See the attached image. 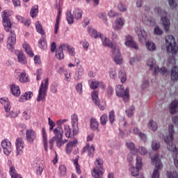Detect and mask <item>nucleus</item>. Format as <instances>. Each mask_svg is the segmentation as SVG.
I'll return each instance as SVG.
<instances>
[{"instance_id": "obj_57", "label": "nucleus", "mask_w": 178, "mask_h": 178, "mask_svg": "<svg viewBox=\"0 0 178 178\" xmlns=\"http://www.w3.org/2000/svg\"><path fill=\"white\" fill-rule=\"evenodd\" d=\"M108 119H109L110 123L111 124H113V122H115V111H111L109 112Z\"/></svg>"}, {"instance_id": "obj_6", "label": "nucleus", "mask_w": 178, "mask_h": 178, "mask_svg": "<svg viewBox=\"0 0 178 178\" xmlns=\"http://www.w3.org/2000/svg\"><path fill=\"white\" fill-rule=\"evenodd\" d=\"M150 158L152 163H155V168L152 174V178H159V170H161L163 166L162 162H161V159H159V155L155 154L154 156L152 157V155L150 154Z\"/></svg>"}, {"instance_id": "obj_60", "label": "nucleus", "mask_w": 178, "mask_h": 178, "mask_svg": "<svg viewBox=\"0 0 178 178\" xmlns=\"http://www.w3.org/2000/svg\"><path fill=\"white\" fill-rule=\"evenodd\" d=\"M167 177L168 178H177L178 177V172L176 171H174L172 173L168 171L167 172Z\"/></svg>"}, {"instance_id": "obj_50", "label": "nucleus", "mask_w": 178, "mask_h": 178, "mask_svg": "<svg viewBox=\"0 0 178 178\" xmlns=\"http://www.w3.org/2000/svg\"><path fill=\"white\" fill-rule=\"evenodd\" d=\"M76 91L79 94V95H81L83 94V83H78L76 86H75Z\"/></svg>"}, {"instance_id": "obj_37", "label": "nucleus", "mask_w": 178, "mask_h": 178, "mask_svg": "<svg viewBox=\"0 0 178 178\" xmlns=\"http://www.w3.org/2000/svg\"><path fill=\"white\" fill-rule=\"evenodd\" d=\"M88 31L90 35H91V37H93V38H99V34H102V33H97V31L95 30L94 28H91V27L88 28Z\"/></svg>"}, {"instance_id": "obj_38", "label": "nucleus", "mask_w": 178, "mask_h": 178, "mask_svg": "<svg viewBox=\"0 0 178 178\" xmlns=\"http://www.w3.org/2000/svg\"><path fill=\"white\" fill-rule=\"evenodd\" d=\"M23 48L24 49H25V51L26 52L27 55H29V56H34V53H33V50L31 49V47H30V45H29V44L24 43L23 44Z\"/></svg>"}, {"instance_id": "obj_13", "label": "nucleus", "mask_w": 178, "mask_h": 178, "mask_svg": "<svg viewBox=\"0 0 178 178\" xmlns=\"http://www.w3.org/2000/svg\"><path fill=\"white\" fill-rule=\"evenodd\" d=\"M1 145L5 155H9L12 152V143H10L9 140L6 139L3 140Z\"/></svg>"}, {"instance_id": "obj_43", "label": "nucleus", "mask_w": 178, "mask_h": 178, "mask_svg": "<svg viewBox=\"0 0 178 178\" xmlns=\"http://www.w3.org/2000/svg\"><path fill=\"white\" fill-rule=\"evenodd\" d=\"M35 28H36V31H38V33H39V34H41V35H42V37H44L45 35L44 34H45V33L44 32V30L42 29V25H41V23H40V22H35Z\"/></svg>"}, {"instance_id": "obj_58", "label": "nucleus", "mask_w": 178, "mask_h": 178, "mask_svg": "<svg viewBox=\"0 0 178 178\" xmlns=\"http://www.w3.org/2000/svg\"><path fill=\"white\" fill-rule=\"evenodd\" d=\"M109 77L113 80H115L116 77H118V73H116V70L115 69H111L109 72Z\"/></svg>"}, {"instance_id": "obj_40", "label": "nucleus", "mask_w": 178, "mask_h": 178, "mask_svg": "<svg viewBox=\"0 0 178 178\" xmlns=\"http://www.w3.org/2000/svg\"><path fill=\"white\" fill-rule=\"evenodd\" d=\"M38 47L41 49H47V40H45V36H42V38L38 42Z\"/></svg>"}, {"instance_id": "obj_54", "label": "nucleus", "mask_w": 178, "mask_h": 178, "mask_svg": "<svg viewBox=\"0 0 178 178\" xmlns=\"http://www.w3.org/2000/svg\"><path fill=\"white\" fill-rule=\"evenodd\" d=\"M107 122H108V115L106 114H103L100 118L101 124H102L103 126H105Z\"/></svg>"}, {"instance_id": "obj_11", "label": "nucleus", "mask_w": 178, "mask_h": 178, "mask_svg": "<svg viewBox=\"0 0 178 178\" xmlns=\"http://www.w3.org/2000/svg\"><path fill=\"white\" fill-rule=\"evenodd\" d=\"M16 44V33L15 31H10L9 37L7 40V48L10 50H13L15 44Z\"/></svg>"}, {"instance_id": "obj_2", "label": "nucleus", "mask_w": 178, "mask_h": 178, "mask_svg": "<svg viewBox=\"0 0 178 178\" xmlns=\"http://www.w3.org/2000/svg\"><path fill=\"white\" fill-rule=\"evenodd\" d=\"M104 160L101 158H97L95 161V167L92 170V177H104Z\"/></svg>"}, {"instance_id": "obj_41", "label": "nucleus", "mask_w": 178, "mask_h": 178, "mask_svg": "<svg viewBox=\"0 0 178 178\" xmlns=\"http://www.w3.org/2000/svg\"><path fill=\"white\" fill-rule=\"evenodd\" d=\"M92 101L95 105H99V98H98V91H93L91 94Z\"/></svg>"}, {"instance_id": "obj_39", "label": "nucleus", "mask_w": 178, "mask_h": 178, "mask_svg": "<svg viewBox=\"0 0 178 178\" xmlns=\"http://www.w3.org/2000/svg\"><path fill=\"white\" fill-rule=\"evenodd\" d=\"M118 77L120 79L121 83H126V80H127V76L124 71L120 70L118 72Z\"/></svg>"}, {"instance_id": "obj_44", "label": "nucleus", "mask_w": 178, "mask_h": 178, "mask_svg": "<svg viewBox=\"0 0 178 178\" xmlns=\"http://www.w3.org/2000/svg\"><path fill=\"white\" fill-rule=\"evenodd\" d=\"M99 123L95 118L90 119V129L92 130H97L98 129Z\"/></svg>"}, {"instance_id": "obj_46", "label": "nucleus", "mask_w": 178, "mask_h": 178, "mask_svg": "<svg viewBox=\"0 0 178 178\" xmlns=\"http://www.w3.org/2000/svg\"><path fill=\"white\" fill-rule=\"evenodd\" d=\"M79 156H76L75 159L74 160V165L75 166L76 173H78V175H81V170L80 169V165H79Z\"/></svg>"}, {"instance_id": "obj_7", "label": "nucleus", "mask_w": 178, "mask_h": 178, "mask_svg": "<svg viewBox=\"0 0 178 178\" xmlns=\"http://www.w3.org/2000/svg\"><path fill=\"white\" fill-rule=\"evenodd\" d=\"M147 65L149 66L151 70L154 69V74H158V73L165 74L166 73V68L165 67L159 68V66L156 65V61L154 58L148 59Z\"/></svg>"}, {"instance_id": "obj_10", "label": "nucleus", "mask_w": 178, "mask_h": 178, "mask_svg": "<svg viewBox=\"0 0 178 178\" xmlns=\"http://www.w3.org/2000/svg\"><path fill=\"white\" fill-rule=\"evenodd\" d=\"M143 159L141 157H137L136 158V168L132 167L130 168V172L131 176L134 177H136V176H138L139 170L143 168V163H142Z\"/></svg>"}, {"instance_id": "obj_26", "label": "nucleus", "mask_w": 178, "mask_h": 178, "mask_svg": "<svg viewBox=\"0 0 178 178\" xmlns=\"http://www.w3.org/2000/svg\"><path fill=\"white\" fill-rule=\"evenodd\" d=\"M133 133L134 134H135V136H138V137H140V138H141V140H143V141H145L147 140V135H145V134L144 133H142L138 127H134L133 129Z\"/></svg>"}, {"instance_id": "obj_24", "label": "nucleus", "mask_w": 178, "mask_h": 178, "mask_svg": "<svg viewBox=\"0 0 178 178\" xmlns=\"http://www.w3.org/2000/svg\"><path fill=\"white\" fill-rule=\"evenodd\" d=\"M0 103L3 105L6 112L8 113L10 111V102H9V99L7 97L1 98Z\"/></svg>"}, {"instance_id": "obj_34", "label": "nucleus", "mask_w": 178, "mask_h": 178, "mask_svg": "<svg viewBox=\"0 0 178 178\" xmlns=\"http://www.w3.org/2000/svg\"><path fill=\"white\" fill-rule=\"evenodd\" d=\"M3 26L7 33H9L10 29H12V23H10V19H3Z\"/></svg>"}, {"instance_id": "obj_1", "label": "nucleus", "mask_w": 178, "mask_h": 178, "mask_svg": "<svg viewBox=\"0 0 178 178\" xmlns=\"http://www.w3.org/2000/svg\"><path fill=\"white\" fill-rule=\"evenodd\" d=\"M168 131L169 134L164 138V141L167 144V148L168 151H171V152H174L173 158H174V163L176 168H178V149L176 147V145H173V134H175V130L173 129V124H170L168 126Z\"/></svg>"}, {"instance_id": "obj_53", "label": "nucleus", "mask_w": 178, "mask_h": 178, "mask_svg": "<svg viewBox=\"0 0 178 178\" xmlns=\"http://www.w3.org/2000/svg\"><path fill=\"white\" fill-rule=\"evenodd\" d=\"M60 19V15H57L56 19V24L54 26V34H58V30H59V20Z\"/></svg>"}, {"instance_id": "obj_47", "label": "nucleus", "mask_w": 178, "mask_h": 178, "mask_svg": "<svg viewBox=\"0 0 178 178\" xmlns=\"http://www.w3.org/2000/svg\"><path fill=\"white\" fill-rule=\"evenodd\" d=\"M38 13V6H33L30 13L31 17H35Z\"/></svg>"}, {"instance_id": "obj_30", "label": "nucleus", "mask_w": 178, "mask_h": 178, "mask_svg": "<svg viewBox=\"0 0 178 178\" xmlns=\"http://www.w3.org/2000/svg\"><path fill=\"white\" fill-rule=\"evenodd\" d=\"M33 97L32 92H26L24 95H21L19 99V102H26V101H29Z\"/></svg>"}, {"instance_id": "obj_42", "label": "nucleus", "mask_w": 178, "mask_h": 178, "mask_svg": "<svg viewBox=\"0 0 178 178\" xmlns=\"http://www.w3.org/2000/svg\"><path fill=\"white\" fill-rule=\"evenodd\" d=\"M146 48L148 51L152 52L156 49V46L152 41H147L146 42Z\"/></svg>"}, {"instance_id": "obj_18", "label": "nucleus", "mask_w": 178, "mask_h": 178, "mask_svg": "<svg viewBox=\"0 0 178 178\" xmlns=\"http://www.w3.org/2000/svg\"><path fill=\"white\" fill-rule=\"evenodd\" d=\"M77 144H79L77 139H74L73 140L68 142L65 147L66 154H67V155L72 154V151H73V149L75 148V147H77Z\"/></svg>"}, {"instance_id": "obj_29", "label": "nucleus", "mask_w": 178, "mask_h": 178, "mask_svg": "<svg viewBox=\"0 0 178 178\" xmlns=\"http://www.w3.org/2000/svg\"><path fill=\"white\" fill-rule=\"evenodd\" d=\"M42 143L44 151L48 152V139L47 138V132H45V128L42 129Z\"/></svg>"}, {"instance_id": "obj_45", "label": "nucleus", "mask_w": 178, "mask_h": 178, "mask_svg": "<svg viewBox=\"0 0 178 178\" xmlns=\"http://www.w3.org/2000/svg\"><path fill=\"white\" fill-rule=\"evenodd\" d=\"M64 131L65 133V137H67V138H70V137L72 136V129H70V127L69 125L64 124Z\"/></svg>"}, {"instance_id": "obj_5", "label": "nucleus", "mask_w": 178, "mask_h": 178, "mask_svg": "<svg viewBox=\"0 0 178 178\" xmlns=\"http://www.w3.org/2000/svg\"><path fill=\"white\" fill-rule=\"evenodd\" d=\"M83 16V10L80 8H75L73 10V15L72 14V11L67 10L66 12V19L67 21L68 24H73L74 22V19L79 20V19H81Z\"/></svg>"}, {"instance_id": "obj_27", "label": "nucleus", "mask_w": 178, "mask_h": 178, "mask_svg": "<svg viewBox=\"0 0 178 178\" xmlns=\"http://www.w3.org/2000/svg\"><path fill=\"white\" fill-rule=\"evenodd\" d=\"M143 22L147 26H155V19L152 17H148L144 15L143 17Z\"/></svg>"}, {"instance_id": "obj_23", "label": "nucleus", "mask_w": 178, "mask_h": 178, "mask_svg": "<svg viewBox=\"0 0 178 178\" xmlns=\"http://www.w3.org/2000/svg\"><path fill=\"white\" fill-rule=\"evenodd\" d=\"M86 151H88V156H94V152L95 151V147H94V145H86V146H85L82 150L83 154H84V152H86Z\"/></svg>"}, {"instance_id": "obj_63", "label": "nucleus", "mask_w": 178, "mask_h": 178, "mask_svg": "<svg viewBox=\"0 0 178 178\" xmlns=\"http://www.w3.org/2000/svg\"><path fill=\"white\" fill-rule=\"evenodd\" d=\"M59 170L62 176H65L66 175V167L64 165H60L59 166Z\"/></svg>"}, {"instance_id": "obj_64", "label": "nucleus", "mask_w": 178, "mask_h": 178, "mask_svg": "<svg viewBox=\"0 0 178 178\" xmlns=\"http://www.w3.org/2000/svg\"><path fill=\"white\" fill-rule=\"evenodd\" d=\"M138 152L139 154H140V155H145V154L148 152V150H147V149L144 147H140L138 149Z\"/></svg>"}, {"instance_id": "obj_17", "label": "nucleus", "mask_w": 178, "mask_h": 178, "mask_svg": "<svg viewBox=\"0 0 178 178\" xmlns=\"http://www.w3.org/2000/svg\"><path fill=\"white\" fill-rule=\"evenodd\" d=\"M125 45L126 47H129V48H134V49H138V45L137 43L133 40V37L130 35L125 36Z\"/></svg>"}, {"instance_id": "obj_8", "label": "nucleus", "mask_w": 178, "mask_h": 178, "mask_svg": "<svg viewBox=\"0 0 178 178\" xmlns=\"http://www.w3.org/2000/svg\"><path fill=\"white\" fill-rule=\"evenodd\" d=\"M115 92L117 97H121L123 98V101L124 102H127V101H129V88H126V90H124L123 86L118 85L115 88Z\"/></svg>"}, {"instance_id": "obj_52", "label": "nucleus", "mask_w": 178, "mask_h": 178, "mask_svg": "<svg viewBox=\"0 0 178 178\" xmlns=\"http://www.w3.org/2000/svg\"><path fill=\"white\" fill-rule=\"evenodd\" d=\"M1 17L3 19H9V17L12 15V12L6 10L2 12Z\"/></svg>"}, {"instance_id": "obj_36", "label": "nucleus", "mask_w": 178, "mask_h": 178, "mask_svg": "<svg viewBox=\"0 0 178 178\" xmlns=\"http://www.w3.org/2000/svg\"><path fill=\"white\" fill-rule=\"evenodd\" d=\"M18 80L20 83H27L29 81V76L25 72L19 73L18 76Z\"/></svg>"}, {"instance_id": "obj_28", "label": "nucleus", "mask_w": 178, "mask_h": 178, "mask_svg": "<svg viewBox=\"0 0 178 178\" xmlns=\"http://www.w3.org/2000/svg\"><path fill=\"white\" fill-rule=\"evenodd\" d=\"M55 138H63V129L62 127H57L53 130Z\"/></svg>"}, {"instance_id": "obj_15", "label": "nucleus", "mask_w": 178, "mask_h": 178, "mask_svg": "<svg viewBox=\"0 0 178 178\" xmlns=\"http://www.w3.org/2000/svg\"><path fill=\"white\" fill-rule=\"evenodd\" d=\"M16 145V154L17 155H22L23 154V149L24 148V141L22 138H17L15 141Z\"/></svg>"}, {"instance_id": "obj_3", "label": "nucleus", "mask_w": 178, "mask_h": 178, "mask_svg": "<svg viewBox=\"0 0 178 178\" xmlns=\"http://www.w3.org/2000/svg\"><path fill=\"white\" fill-rule=\"evenodd\" d=\"M48 86H49V79H44L39 88L38 95L36 99L38 102L45 101V98H47V92L48 91Z\"/></svg>"}, {"instance_id": "obj_20", "label": "nucleus", "mask_w": 178, "mask_h": 178, "mask_svg": "<svg viewBox=\"0 0 178 178\" xmlns=\"http://www.w3.org/2000/svg\"><path fill=\"white\" fill-rule=\"evenodd\" d=\"M123 26H124V18L118 17L115 21L113 29L115 31L122 30V29H123Z\"/></svg>"}, {"instance_id": "obj_55", "label": "nucleus", "mask_w": 178, "mask_h": 178, "mask_svg": "<svg viewBox=\"0 0 178 178\" xmlns=\"http://www.w3.org/2000/svg\"><path fill=\"white\" fill-rule=\"evenodd\" d=\"M56 147L58 148H60L63 144H65V142H63V138H56Z\"/></svg>"}, {"instance_id": "obj_48", "label": "nucleus", "mask_w": 178, "mask_h": 178, "mask_svg": "<svg viewBox=\"0 0 178 178\" xmlns=\"http://www.w3.org/2000/svg\"><path fill=\"white\" fill-rule=\"evenodd\" d=\"M126 145L127 148L131 150V152H134V153L137 152V150H136V145H134V143L131 142H127Z\"/></svg>"}, {"instance_id": "obj_25", "label": "nucleus", "mask_w": 178, "mask_h": 178, "mask_svg": "<svg viewBox=\"0 0 178 178\" xmlns=\"http://www.w3.org/2000/svg\"><path fill=\"white\" fill-rule=\"evenodd\" d=\"M64 48L63 45L60 44L58 49L56 51V58L58 60H62L65 58V54H63Z\"/></svg>"}, {"instance_id": "obj_22", "label": "nucleus", "mask_w": 178, "mask_h": 178, "mask_svg": "<svg viewBox=\"0 0 178 178\" xmlns=\"http://www.w3.org/2000/svg\"><path fill=\"white\" fill-rule=\"evenodd\" d=\"M10 89L11 93L13 94V95H14V97H19V95L22 94V92H20V88L19 87V86L15 83H13L10 86Z\"/></svg>"}, {"instance_id": "obj_61", "label": "nucleus", "mask_w": 178, "mask_h": 178, "mask_svg": "<svg viewBox=\"0 0 178 178\" xmlns=\"http://www.w3.org/2000/svg\"><path fill=\"white\" fill-rule=\"evenodd\" d=\"M72 73L70 72V71H64V75H65V80H66V81H70V79L72 77Z\"/></svg>"}, {"instance_id": "obj_9", "label": "nucleus", "mask_w": 178, "mask_h": 178, "mask_svg": "<svg viewBox=\"0 0 178 178\" xmlns=\"http://www.w3.org/2000/svg\"><path fill=\"white\" fill-rule=\"evenodd\" d=\"M112 57L116 65H122L123 63V58H122V54H120V50L118 46L113 47L112 50Z\"/></svg>"}, {"instance_id": "obj_14", "label": "nucleus", "mask_w": 178, "mask_h": 178, "mask_svg": "<svg viewBox=\"0 0 178 178\" xmlns=\"http://www.w3.org/2000/svg\"><path fill=\"white\" fill-rule=\"evenodd\" d=\"M99 38L101 39L102 45L104 47L111 48L112 51H113V48L118 47V46L113 44L108 38H106L105 35H104V34H99Z\"/></svg>"}, {"instance_id": "obj_21", "label": "nucleus", "mask_w": 178, "mask_h": 178, "mask_svg": "<svg viewBox=\"0 0 178 178\" xmlns=\"http://www.w3.org/2000/svg\"><path fill=\"white\" fill-rule=\"evenodd\" d=\"M15 55L17 57L19 63H21V65L27 64V58H26V56H24V54H23V52H22V51L16 50Z\"/></svg>"}, {"instance_id": "obj_56", "label": "nucleus", "mask_w": 178, "mask_h": 178, "mask_svg": "<svg viewBox=\"0 0 178 178\" xmlns=\"http://www.w3.org/2000/svg\"><path fill=\"white\" fill-rule=\"evenodd\" d=\"M83 69H80L79 71H77L74 75V80H80V79H81V76H83Z\"/></svg>"}, {"instance_id": "obj_62", "label": "nucleus", "mask_w": 178, "mask_h": 178, "mask_svg": "<svg viewBox=\"0 0 178 178\" xmlns=\"http://www.w3.org/2000/svg\"><path fill=\"white\" fill-rule=\"evenodd\" d=\"M154 34L156 35H162V34H163V31H162L161 29H159V26H155Z\"/></svg>"}, {"instance_id": "obj_12", "label": "nucleus", "mask_w": 178, "mask_h": 178, "mask_svg": "<svg viewBox=\"0 0 178 178\" xmlns=\"http://www.w3.org/2000/svg\"><path fill=\"white\" fill-rule=\"evenodd\" d=\"M135 31L140 42H145V41H147V32L145 31V30H144L143 27L138 26L135 28Z\"/></svg>"}, {"instance_id": "obj_4", "label": "nucleus", "mask_w": 178, "mask_h": 178, "mask_svg": "<svg viewBox=\"0 0 178 178\" xmlns=\"http://www.w3.org/2000/svg\"><path fill=\"white\" fill-rule=\"evenodd\" d=\"M165 46L168 54H177V45H176V40L173 35H168L165 37Z\"/></svg>"}, {"instance_id": "obj_33", "label": "nucleus", "mask_w": 178, "mask_h": 178, "mask_svg": "<svg viewBox=\"0 0 178 178\" xmlns=\"http://www.w3.org/2000/svg\"><path fill=\"white\" fill-rule=\"evenodd\" d=\"M171 80H172V81H176L177 80H178V67H174L172 68Z\"/></svg>"}, {"instance_id": "obj_49", "label": "nucleus", "mask_w": 178, "mask_h": 178, "mask_svg": "<svg viewBox=\"0 0 178 178\" xmlns=\"http://www.w3.org/2000/svg\"><path fill=\"white\" fill-rule=\"evenodd\" d=\"M149 126L152 131H156V129H158V124L154 120H150L149 122Z\"/></svg>"}, {"instance_id": "obj_35", "label": "nucleus", "mask_w": 178, "mask_h": 178, "mask_svg": "<svg viewBox=\"0 0 178 178\" xmlns=\"http://www.w3.org/2000/svg\"><path fill=\"white\" fill-rule=\"evenodd\" d=\"M63 48H64V51H67L70 55L72 56H74V48L72 47L71 46H69L67 44H62Z\"/></svg>"}, {"instance_id": "obj_59", "label": "nucleus", "mask_w": 178, "mask_h": 178, "mask_svg": "<svg viewBox=\"0 0 178 178\" xmlns=\"http://www.w3.org/2000/svg\"><path fill=\"white\" fill-rule=\"evenodd\" d=\"M90 87L92 90H96V88H98V81L91 80Z\"/></svg>"}, {"instance_id": "obj_32", "label": "nucleus", "mask_w": 178, "mask_h": 178, "mask_svg": "<svg viewBox=\"0 0 178 178\" xmlns=\"http://www.w3.org/2000/svg\"><path fill=\"white\" fill-rule=\"evenodd\" d=\"M170 108L171 109L170 113L172 115L176 113V112H178V101L174 100L172 102L171 104L170 105Z\"/></svg>"}, {"instance_id": "obj_51", "label": "nucleus", "mask_w": 178, "mask_h": 178, "mask_svg": "<svg viewBox=\"0 0 178 178\" xmlns=\"http://www.w3.org/2000/svg\"><path fill=\"white\" fill-rule=\"evenodd\" d=\"M118 9L120 12H126L127 10V6L123 4V3H119L118 5Z\"/></svg>"}, {"instance_id": "obj_31", "label": "nucleus", "mask_w": 178, "mask_h": 178, "mask_svg": "<svg viewBox=\"0 0 178 178\" xmlns=\"http://www.w3.org/2000/svg\"><path fill=\"white\" fill-rule=\"evenodd\" d=\"M161 23L164 27V30L165 31H169V26H170V22L169 21V19L168 17L165 16L161 17Z\"/></svg>"}, {"instance_id": "obj_16", "label": "nucleus", "mask_w": 178, "mask_h": 178, "mask_svg": "<svg viewBox=\"0 0 178 178\" xmlns=\"http://www.w3.org/2000/svg\"><path fill=\"white\" fill-rule=\"evenodd\" d=\"M26 141H28L29 144H33V143H34L37 138V135L35 134V132L33 131V129H26Z\"/></svg>"}, {"instance_id": "obj_19", "label": "nucleus", "mask_w": 178, "mask_h": 178, "mask_svg": "<svg viewBox=\"0 0 178 178\" xmlns=\"http://www.w3.org/2000/svg\"><path fill=\"white\" fill-rule=\"evenodd\" d=\"M72 124L73 127V133L74 134H77V129L79 127V117L76 114H73L71 116Z\"/></svg>"}]
</instances>
